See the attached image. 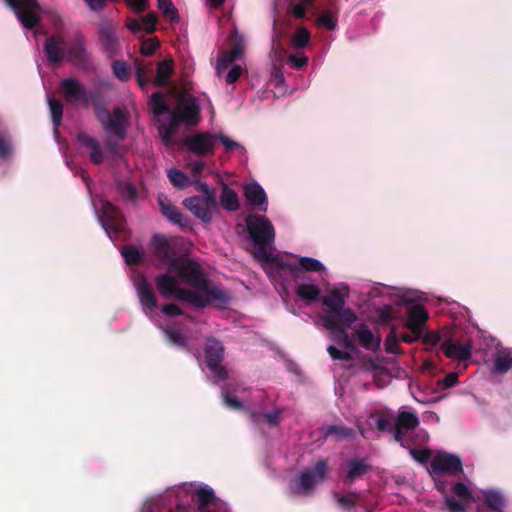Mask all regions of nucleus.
I'll return each mask as SVG.
<instances>
[{"label":"nucleus","instance_id":"ea45409f","mask_svg":"<svg viewBox=\"0 0 512 512\" xmlns=\"http://www.w3.org/2000/svg\"><path fill=\"white\" fill-rule=\"evenodd\" d=\"M338 22V13L332 10H324L317 18V24L327 30H335Z\"/></svg>","mask_w":512,"mask_h":512},{"label":"nucleus","instance_id":"774afa93","mask_svg":"<svg viewBox=\"0 0 512 512\" xmlns=\"http://www.w3.org/2000/svg\"><path fill=\"white\" fill-rule=\"evenodd\" d=\"M135 13H143L148 7V0H125Z\"/></svg>","mask_w":512,"mask_h":512},{"label":"nucleus","instance_id":"c756f323","mask_svg":"<svg viewBox=\"0 0 512 512\" xmlns=\"http://www.w3.org/2000/svg\"><path fill=\"white\" fill-rule=\"evenodd\" d=\"M355 336L359 344L366 350L375 351L380 346V336L375 337L373 332L368 328L366 324H361L359 326V328L355 331Z\"/></svg>","mask_w":512,"mask_h":512},{"label":"nucleus","instance_id":"4be33fe9","mask_svg":"<svg viewBox=\"0 0 512 512\" xmlns=\"http://www.w3.org/2000/svg\"><path fill=\"white\" fill-rule=\"evenodd\" d=\"M243 192L249 204L257 207L261 212H266L268 206L267 195L260 184L256 182L245 184Z\"/></svg>","mask_w":512,"mask_h":512},{"label":"nucleus","instance_id":"1a4fd4ad","mask_svg":"<svg viewBox=\"0 0 512 512\" xmlns=\"http://www.w3.org/2000/svg\"><path fill=\"white\" fill-rule=\"evenodd\" d=\"M182 204L196 218L206 224L211 223L213 213L217 211L216 194L188 197L183 200Z\"/></svg>","mask_w":512,"mask_h":512},{"label":"nucleus","instance_id":"ddd939ff","mask_svg":"<svg viewBox=\"0 0 512 512\" xmlns=\"http://www.w3.org/2000/svg\"><path fill=\"white\" fill-rule=\"evenodd\" d=\"M100 222L107 234L118 236L123 231L125 219L121 211L114 204L104 201L101 208Z\"/></svg>","mask_w":512,"mask_h":512},{"label":"nucleus","instance_id":"0eeeda50","mask_svg":"<svg viewBox=\"0 0 512 512\" xmlns=\"http://www.w3.org/2000/svg\"><path fill=\"white\" fill-rule=\"evenodd\" d=\"M327 472L328 466L326 460H318L313 468H308L300 472L298 479L290 484V493L292 495H305L309 493L317 482L326 478Z\"/></svg>","mask_w":512,"mask_h":512},{"label":"nucleus","instance_id":"dca6fc26","mask_svg":"<svg viewBox=\"0 0 512 512\" xmlns=\"http://www.w3.org/2000/svg\"><path fill=\"white\" fill-rule=\"evenodd\" d=\"M453 493L459 498L446 495L445 504L449 512H466V504L474 502L472 491L462 482H456L452 487Z\"/></svg>","mask_w":512,"mask_h":512},{"label":"nucleus","instance_id":"09e8293b","mask_svg":"<svg viewBox=\"0 0 512 512\" xmlns=\"http://www.w3.org/2000/svg\"><path fill=\"white\" fill-rule=\"evenodd\" d=\"M165 334L169 342H171L172 344L185 349L188 348V342L186 338L178 330L167 329L165 331Z\"/></svg>","mask_w":512,"mask_h":512},{"label":"nucleus","instance_id":"6e6552de","mask_svg":"<svg viewBox=\"0 0 512 512\" xmlns=\"http://www.w3.org/2000/svg\"><path fill=\"white\" fill-rule=\"evenodd\" d=\"M205 363L214 377L219 381L228 378V371L222 365L225 355V347L221 341L214 337L206 339L204 346Z\"/></svg>","mask_w":512,"mask_h":512},{"label":"nucleus","instance_id":"9d476101","mask_svg":"<svg viewBox=\"0 0 512 512\" xmlns=\"http://www.w3.org/2000/svg\"><path fill=\"white\" fill-rule=\"evenodd\" d=\"M96 117L107 134H113L118 140L126 136V117L123 110L115 107L112 112L107 109H98Z\"/></svg>","mask_w":512,"mask_h":512},{"label":"nucleus","instance_id":"a878e982","mask_svg":"<svg viewBox=\"0 0 512 512\" xmlns=\"http://www.w3.org/2000/svg\"><path fill=\"white\" fill-rule=\"evenodd\" d=\"M371 465L366 464L363 459L352 458L347 462V473L344 483L351 485L357 478L363 477L371 470Z\"/></svg>","mask_w":512,"mask_h":512},{"label":"nucleus","instance_id":"603ef678","mask_svg":"<svg viewBox=\"0 0 512 512\" xmlns=\"http://www.w3.org/2000/svg\"><path fill=\"white\" fill-rule=\"evenodd\" d=\"M310 40V33L306 28H298L293 35L292 41L295 47H305Z\"/></svg>","mask_w":512,"mask_h":512},{"label":"nucleus","instance_id":"473e14b6","mask_svg":"<svg viewBox=\"0 0 512 512\" xmlns=\"http://www.w3.org/2000/svg\"><path fill=\"white\" fill-rule=\"evenodd\" d=\"M173 72L172 59L158 62L154 84L158 87L166 86Z\"/></svg>","mask_w":512,"mask_h":512},{"label":"nucleus","instance_id":"72a5a7b5","mask_svg":"<svg viewBox=\"0 0 512 512\" xmlns=\"http://www.w3.org/2000/svg\"><path fill=\"white\" fill-rule=\"evenodd\" d=\"M320 431L325 438L334 436L336 440L349 439L355 436V431L352 428L343 425L325 426Z\"/></svg>","mask_w":512,"mask_h":512},{"label":"nucleus","instance_id":"3c124183","mask_svg":"<svg viewBox=\"0 0 512 512\" xmlns=\"http://www.w3.org/2000/svg\"><path fill=\"white\" fill-rule=\"evenodd\" d=\"M118 190L124 198L129 199L131 201L136 200L138 196L136 187L130 182H119Z\"/></svg>","mask_w":512,"mask_h":512},{"label":"nucleus","instance_id":"20e7f679","mask_svg":"<svg viewBox=\"0 0 512 512\" xmlns=\"http://www.w3.org/2000/svg\"><path fill=\"white\" fill-rule=\"evenodd\" d=\"M155 286L160 295L166 299L175 298L179 301L189 303L195 308L203 309L209 306V301L196 291L188 288H181L177 278L171 275V272L158 274L154 278Z\"/></svg>","mask_w":512,"mask_h":512},{"label":"nucleus","instance_id":"c9c22d12","mask_svg":"<svg viewBox=\"0 0 512 512\" xmlns=\"http://www.w3.org/2000/svg\"><path fill=\"white\" fill-rule=\"evenodd\" d=\"M150 105L155 116L159 117L163 114L169 113L171 115L172 109L166 101L165 95L161 92H154L150 96Z\"/></svg>","mask_w":512,"mask_h":512},{"label":"nucleus","instance_id":"7c9ffc66","mask_svg":"<svg viewBox=\"0 0 512 512\" xmlns=\"http://www.w3.org/2000/svg\"><path fill=\"white\" fill-rule=\"evenodd\" d=\"M296 295L308 304L319 301L321 289L314 283H300L295 290Z\"/></svg>","mask_w":512,"mask_h":512},{"label":"nucleus","instance_id":"f704fd0d","mask_svg":"<svg viewBox=\"0 0 512 512\" xmlns=\"http://www.w3.org/2000/svg\"><path fill=\"white\" fill-rule=\"evenodd\" d=\"M483 496L488 508L496 512H503L506 500L502 493L496 490H486L483 492Z\"/></svg>","mask_w":512,"mask_h":512},{"label":"nucleus","instance_id":"393cba45","mask_svg":"<svg viewBox=\"0 0 512 512\" xmlns=\"http://www.w3.org/2000/svg\"><path fill=\"white\" fill-rule=\"evenodd\" d=\"M428 317V312L424 306L420 304L412 305L408 309L407 322L405 326L408 329H415L417 331L423 332L424 325L428 320Z\"/></svg>","mask_w":512,"mask_h":512},{"label":"nucleus","instance_id":"f257e3e1","mask_svg":"<svg viewBox=\"0 0 512 512\" xmlns=\"http://www.w3.org/2000/svg\"><path fill=\"white\" fill-rule=\"evenodd\" d=\"M172 272H176L181 280L204 294V299L209 305L216 308H224L229 303V294L221 287L212 283L205 275L198 262L182 256L173 266Z\"/></svg>","mask_w":512,"mask_h":512},{"label":"nucleus","instance_id":"58836bf2","mask_svg":"<svg viewBox=\"0 0 512 512\" xmlns=\"http://www.w3.org/2000/svg\"><path fill=\"white\" fill-rule=\"evenodd\" d=\"M214 499H215V494L211 488L204 487V488H199L196 491V502L198 505V509L201 512H206L207 508L213 502Z\"/></svg>","mask_w":512,"mask_h":512},{"label":"nucleus","instance_id":"c03bdc74","mask_svg":"<svg viewBox=\"0 0 512 512\" xmlns=\"http://www.w3.org/2000/svg\"><path fill=\"white\" fill-rule=\"evenodd\" d=\"M121 254L126 264L130 266L139 264L141 260V253L136 247L131 245L124 246Z\"/></svg>","mask_w":512,"mask_h":512},{"label":"nucleus","instance_id":"6ab92c4d","mask_svg":"<svg viewBox=\"0 0 512 512\" xmlns=\"http://www.w3.org/2000/svg\"><path fill=\"white\" fill-rule=\"evenodd\" d=\"M280 267L282 269H287L294 280H297L301 277L302 270L307 272H321L325 269L319 260L311 257L298 258V264L291 262H281Z\"/></svg>","mask_w":512,"mask_h":512},{"label":"nucleus","instance_id":"7ed1b4c3","mask_svg":"<svg viewBox=\"0 0 512 512\" xmlns=\"http://www.w3.org/2000/svg\"><path fill=\"white\" fill-rule=\"evenodd\" d=\"M150 251L155 258L158 268L166 267L172 272L182 256L188 255V243L182 237L167 236L162 233L153 235L150 242Z\"/></svg>","mask_w":512,"mask_h":512},{"label":"nucleus","instance_id":"cd10ccee","mask_svg":"<svg viewBox=\"0 0 512 512\" xmlns=\"http://www.w3.org/2000/svg\"><path fill=\"white\" fill-rule=\"evenodd\" d=\"M243 53L244 46L241 41L235 42L231 50L223 51L217 60V73L220 74L222 71L226 70L231 63L242 57Z\"/></svg>","mask_w":512,"mask_h":512},{"label":"nucleus","instance_id":"f3484780","mask_svg":"<svg viewBox=\"0 0 512 512\" xmlns=\"http://www.w3.org/2000/svg\"><path fill=\"white\" fill-rule=\"evenodd\" d=\"M67 42L62 35L55 34L46 38L44 52L51 64L59 65L66 58Z\"/></svg>","mask_w":512,"mask_h":512},{"label":"nucleus","instance_id":"e433bc0d","mask_svg":"<svg viewBox=\"0 0 512 512\" xmlns=\"http://www.w3.org/2000/svg\"><path fill=\"white\" fill-rule=\"evenodd\" d=\"M152 62L144 63L143 61L135 60V75L138 85L144 89L150 83L147 75L152 71Z\"/></svg>","mask_w":512,"mask_h":512},{"label":"nucleus","instance_id":"bb28decb","mask_svg":"<svg viewBox=\"0 0 512 512\" xmlns=\"http://www.w3.org/2000/svg\"><path fill=\"white\" fill-rule=\"evenodd\" d=\"M86 54V45L83 37H77L69 47L67 46L65 60L75 65H84Z\"/></svg>","mask_w":512,"mask_h":512},{"label":"nucleus","instance_id":"412c9836","mask_svg":"<svg viewBox=\"0 0 512 512\" xmlns=\"http://www.w3.org/2000/svg\"><path fill=\"white\" fill-rule=\"evenodd\" d=\"M139 301L144 311L152 312L158 307L152 285L144 276H141L136 285Z\"/></svg>","mask_w":512,"mask_h":512},{"label":"nucleus","instance_id":"f03ea898","mask_svg":"<svg viewBox=\"0 0 512 512\" xmlns=\"http://www.w3.org/2000/svg\"><path fill=\"white\" fill-rule=\"evenodd\" d=\"M200 120V106L197 99L188 93L178 96L177 104L172 109L169 121L158 126V133L162 142L169 146L180 125L195 126Z\"/></svg>","mask_w":512,"mask_h":512},{"label":"nucleus","instance_id":"37998d69","mask_svg":"<svg viewBox=\"0 0 512 512\" xmlns=\"http://www.w3.org/2000/svg\"><path fill=\"white\" fill-rule=\"evenodd\" d=\"M158 8L162 11L163 15L169 18L170 22L179 20L178 12L171 0H157Z\"/></svg>","mask_w":512,"mask_h":512},{"label":"nucleus","instance_id":"49530a36","mask_svg":"<svg viewBox=\"0 0 512 512\" xmlns=\"http://www.w3.org/2000/svg\"><path fill=\"white\" fill-rule=\"evenodd\" d=\"M160 47V42L157 37L147 38L141 42L140 53L144 56H152Z\"/></svg>","mask_w":512,"mask_h":512},{"label":"nucleus","instance_id":"de8ad7c7","mask_svg":"<svg viewBox=\"0 0 512 512\" xmlns=\"http://www.w3.org/2000/svg\"><path fill=\"white\" fill-rule=\"evenodd\" d=\"M112 69L114 75L120 80V81H127L130 77L129 68L126 64V62L122 60H116L112 63Z\"/></svg>","mask_w":512,"mask_h":512},{"label":"nucleus","instance_id":"864d4df0","mask_svg":"<svg viewBox=\"0 0 512 512\" xmlns=\"http://www.w3.org/2000/svg\"><path fill=\"white\" fill-rule=\"evenodd\" d=\"M337 503L347 509H352L356 505V499L358 494L356 492H350L348 495H335Z\"/></svg>","mask_w":512,"mask_h":512},{"label":"nucleus","instance_id":"052dcab7","mask_svg":"<svg viewBox=\"0 0 512 512\" xmlns=\"http://www.w3.org/2000/svg\"><path fill=\"white\" fill-rule=\"evenodd\" d=\"M378 318L381 324H389L393 319V308L390 305H384L378 310Z\"/></svg>","mask_w":512,"mask_h":512},{"label":"nucleus","instance_id":"8fccbe9b","mask_svg":"<svg viewBox=\"0 0 512 512\" xmlns=\"http://www.w3.org/2000/svg\"><path fill=\"white\" fill-rule=\"evenodd\" d=\"M141 512H170V510L164 504L163 499H154L147 501Z\"/></svg>","mask_w":512,"mask_h":512},{"label":"nucleus","instance_id":"4d7b16f0","mask_svg":"<svg viewBox=\"0 0 512 512\" xmlns=\"http://www.w3.org/2000/svg\"><path fill=\"white\" fill-rule=\"evenodd\" d=\"M156 23H157L156 14L154 12H150L142 18V21H141L142 29L146 33L152 34L155 31Z\"/></svg>","mask_w":512,"mask_h":512},{"label":"nucleus","instance_id":"423d86ee","mask_svg":"<svg viewBox=\"0 0 512 512\" xmlns=\"http://www.w3.org/2000/svg\"><path fill=\"white\" fill-rule=\"evenodd\" d=\"M320 301L326 307V313L321 316L325 328H334L337 322L352 325L357 321L356 313L351 308H345V296L339 290H331Z\"/></svg>","mask_w":512,"mask_h":512},{"label":"nucleus","instance_id":"6e6d98bb","mask_svg":"<svg viewBox=\"0 0 512 512\" xmlns=\"http://www.w3.org/2000/svg\"><path fill=\"white\" fill-rule=\"evenodd\" d=\"M12 150L11 139L0 133V159H8L12 155Z\"/></svg>","mask_w":512,"mask_h":512},{"label":"nucleus","instance_id":"2f4dec72","mask_svg":"<svg viewBox=\"0 0 512 512\" xmlns=\"http://www.w3.org/2000/svg\"><path fill=\"white\" fill-rule=\"evenodd\" d=\"M220 204L225 210L230 212L237 211L240 208L237 193L226 184H223L222 186Z\"/></svg>","mask_w":512,"mask_h":512},{"label":"nucleus","instance_id":"e2e57ef3","mask_svg":"<svg viewBox=\"0 0 512 512\" xmlns=\"http://www.w3.org/2000/svg\"><path fill=\"white\" fill-rule=\"evenodd\" d=\"M314 5H309L305 2L294 4L292 6V14L295 18L302 19L306 16L307 8H312Z\"/></svg>","mask_w":512,"mask_h":512},{"label":"nucleus","instance_id":"a211bd4d","mask_svg":"<svg viewBox=\"0 0 512 512\" xmlns=\"http://www.w3.org/2000/svg\"><path fill=\"white\" fill-rule=\"evenodd\" d=\"M117 24L111 20H103L99 24V41L107 56L112 57L116 53L118 37L116 35Z\"/></svg>","mask_w":512,"mask_h":512},{"label":"nucleus","instance_id":"9b49d317","mask_svg":"<svg viewBox=\"0 0 512 512\" xmlns=\"http://www.w3.org/2000/svg\"><path fill=\"white\" fill-rule=\"evenodd\" d=\"M427 470L430 475L457 476L463 473L462 460L457 455L439 452L432 458Z\"/></svg>","mask_w":512,"mask_h":512},{"label":"nucleus","instance_id":"2eb2a0df","mask_svg":"<svg viewBox=\"0 0 512 512\" xmlns=\"http://www.w3.org/2000/svg\"><path fill=\"white\" fill-rule=\"evenodd\" d=\"M9 5L25 28L33 29L39 25L40 17L38 12L40 11V5L37 1L36 5H29L28 2L24 0H12Z\"/></svg>","mask_w":512,"mask_h":512},{"label":"nucleus","instance_id":"f8f14e48","mask_svg":"<svg viewBox=\"0 0 512 512\" xmlns=\"http://www.w3.org/2000/svg\"><path fill=\"white\" fill-rule=\"evenodd\" d=\"M59 89L66 103L71 105L80 103L85 108L89 106L88 91L78 79L68 77L61 80Z\"/></svg>","mask_w":512,"mask_h":512},{"label":"nucleus","instance_id":"bf43d9fd","mask_svg":"<svg viewBox=\"0 0 512 512\" xmlns=\"http://www.w3.org/2000/svg\"><path fill=\"white\" fill-rule=\"evenodd\" d=\"M327 352H328L329 356L334 360H345V361L352 360V356L350 353L341 351L333 345L328 346Z\"/></svg>","mask_w":512,"mask_h":512},{"label":"nucleus","instance_id":"13d9d810","mask_svg":"<svg viewBox=\"0 0 512 512\" xmlns=\"http://www.w3.org/2000/svg\"><path fill=\"white\" fill-rule=\"evenodd\" d=\"M386 351L391 354H398L400 352V346L398 340L394 335V329L391 330L385 341Z\"/></svg>","mask_w":512,"mask_h":512},{"label":"nucleus","instance_id":"aec40b11","mask_svg":"<svg viewBox=\"0 0 512 512\" xmlns=\"http://www.w3.org/2000/svg\"><path fill=\"white\" fill-rule=\"evenodd\" d=\"M158 204L160 211L164 217L181 228H189L190 220L184 216L180 210L173 205L169 199L164 195L158 196Z\"/></svg>","mask_w":512,"mask_h":512},{"label":"nucleus","instance_id":"b1692460","mask_svg":"<svg viewBox=\"0 0 512 512\" xmlns=\"http://www.w3.org/2000/svg\"><path fill=\"white\" fill-rule=\"evenodd\" d=\"M441 349L446 357L465 361L471 357V346L468 344H459L452 340H446L442 345Z\"/></svg>","mask_w":512,"mask_h":512},{"label":"nucleus","instance_id":"4c0bfd02","mask_svg":"<svg viewBox=\"0 0 512 512\" xmlns=\"http://www.w3.org/2000/svg\"><path fill=\"white\" fill-rule=\"evenodd\" d=\"M395 424L402 429L410 431L419 425V419L415 413L400 411L398 413Z\"/></svg>","mask_w":512,"mask_h":512},{"label":"nucleus","instance_id":"4468645a","mask_svg":"<svg viewBox=\"0 0 512 512\" xmlns=\"http://www.w3.org/2000/svg\"><path fill=\"white\" fill-rule=\"evenodd\" d=\"M216 136L210 133H196L184 139V146L193 154L206 157L214 154Z\"/></svg>","mask_w":512,"mask_h":512},{"label":"nucleus","instance_id":"79ce46f5","mask_svg":"<svg viewBox=\"0 0 512 512\" xmlns=\"http://www.w3.org/2000/svg\"><path fill=\"white\" fill-rule=\"evenodd\" d=\"M168 179L174 187L183 189L190 183L189 178L181 170L171 168L167 173Z\"/></svg>","mask_w":512,"mask_h":512},{"label":"nucleus","instance_id":"a18cd8bd","mask_svg":"<svg viewBox=\"0 0 512 512\" xmlns=\"http://www.w3.org/2000/svg\"><path fill=\"white\" fill-rule=\"evenodd\" d=\"M512 367V357L508 355H498L494 360L493 372L506 373Z\"/></svg>","mask_w":512,"mask_h":512},{"label":"nucleus","instance_id":"0e129e2a","mask_svg":"<svg viewBox=\"0 0 512 512\" xmlns=\"http://www.w3.org/2000/svg\"><path fill=\"white\" fill-rule=\"evenodd\" d=\"M161 311L163 314L169 317L184 315L183 310L178 305L173 303L163 305Z\"/></svg>","mask_w":512,"mask_h":512},{"label":"nucleus","instance_id":"680f3d73","mask_svg":"<svg viewBox=\"0 0 512 512\" xmlns=\"http://www.w3.org/2000/svg\"><path fill=\"white\" fill-rule=\"evenodd\" d=\"M411 456L419 463L425 464L431 457L429 449H412L410 451Z\"/></svg>","mask_w":512,"mask_h":512},{"label":"nucleus","instance_id":"338daca9","mask_svg":"<svg viewBox=\"0 0 512 512\" xmlns=\"http://www.w3.org/2000/svg\"><path fill=\"white\" fill-rule=\"evenodd\" d=\"M223 395V401H224V404L232 409H235V410H241L243 409V405L242 403L239 401L238 398L234 397V396H231L229 393L227 392H223L222 393Z\"/></svg>","mask_w":512,"mask_h":512},{"label":"nucleus","instance_id":"39448f33","mask_svg":"<svg viewBox=\"0 0 512 512\" xmlns=\"http://www.w3.org/2000/svg\"><path fill=\"white\" fill-rule=\"evenodd\" d=\"M245 222L249 237L257 247V256L270 261L271 255L267 252V247L275 240V230L271 221L259 214H249Z\"/></svg>","mask_w":512,"mask_h":512},{"label":"nucleus","instance_id":"5fc2aeb1","mask_svg":"<svg viewBox=\"0 0 512 512\" xmlns=\"http://www.w3.org/2000/svg\"><path fill=\"white\" fill-rule=\"evenodd\" d=\"M282 409L276 408L269 412H263V423L276 427L280 424Z\"/></svg>","mask_w":512,"mask_h":512},{"label":"nucleus","instance_id":"5701e85b","mask_svg":"<svg viewBox=\"0 0 512 512\" xmlns=\"http://www.w3.org/2000/svg\"><path fill=\"white\" fill-rule=\"evenodd\" d=\"M78 142L90 150V161L95 165H100L104 161V153L100 146L99 141L87 134L86 132H79L77 134Z\"/></svg>","mask_w":512,"mask_h":512},{"label":"nucleus","instance_id":"69168bd1","mask_svg":"<svg viewBox=\"0 0 512 512\" xmlns=\"http://www.w3.org/2000/svg\"><path fill=\"white\" fill-rule=\"evenodd\" d=\"M458 382V374L457 373H449L442 380L438 381V385L442 389H448L456 385Z\"/></svg>","mask_w":512,"mask_h":512},{"label":"nucleus","instance_id":"c85d7f7f","mask_svg":"<svg viewBox=\"0 0 512 512\" xmlns=\"http://www.w3.org/2000/svg\"><path fill=\"white\" fill-rule=\"evenodd\" d=\"M351 325H346L342 322H337L334 328H326L331 331L333 340L340 346L344 347L347 350L352 352L358 351L354 342L350 338L349 334L346 332V329L350 328Z\"/></svg>","mask_w":512,"mask_h":512},{"label":"nucleus","instance_id":"a19ab883","mask_svg":"<svg viewBox=\"0 0 512 512\" xmlns=\"http://www.w3.org/2000/svg\"><path fill=\"white\" fill-rule=\"evenodd\" d=\"M48 105L52 123L54 127L57 129V127L61 124L63 118V104L58 99L48 98Z\"/></svg>","mask_w":512,"mask_h":512}]
</instances>
